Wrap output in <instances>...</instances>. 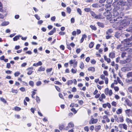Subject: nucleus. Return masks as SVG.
Listing matches in <instances>:
<instances>
[{
	"mask_svg": "<svg viewBox=\"0 0 132 132\" xmlns=\"http://www.w3.org/2000/svg\"><path fill=\"white\" fill-rule=\"evenodd\" d=\"M42 62L41 61H39L37 63H35L34 64L33 66L37 67L39 65H42Z\"/></svg>",
	"mask_w": 132,
	"mask_h": 132,
	"instance_id": "ddd939ff",
	"label": "nucleus"
},
{
	"mask_svg": "<svg viewBox=\"0 0 132 132\" xmlns=\"http://www.w3.org/2000/svg\"><path fill=\"white\" fill-rule=\"evenodd\" d=\"M122 112V110L121 109H119L117 111H116V113L118 114H119L121 113Z\"/></svg>",
	"mask_w": 132,
	"mask_h": 132,
	"instance_id": "e433bc0d",
	"label": "nucleus"
},
{
	"mask_svg": "<svg viewBox=\"0 0 132 132\" xmlns=\"http://www.w3.org/2000/svg\"><path fill=\"white\" fill-rule=\"evenodd\" d=\"M114 119L116 121H117L118 122H119V120L117 116L116 115H114Z\"/></svg>",
	"mask_w": 132,
	"mask_h": 132,
	"instance_id": "58836bf2",
	"label": "nucleus"
},
{
	"mask_svg": "<svg viewBox=\"0 0 132 132\" xmlns=\"http://www.w3.org/2000/svg\"><path fill=\"white\" fill-rule=\"evenodd\" d=\"M35 16L36 18L38 20H39L40 19V17L37 14H36L35 15Z\"/></svg>",
	"mask_w": 132,
	"mask_h": 132,
	"instance_id": "052dcab7",
	"label": "nucleus"
},
{
	"mask_svg": "<svg viewBox=\"0 0 132 132\" xmlns=\"http://www.w3.org/2000/svg\"><path fill=\"white\" fill-rule=\"evenodd\" d=\"M93 43L91 42L89 44V47L90 48H92L94 46Z\"/></svg>",
	"mask_w": 132,
	"mask_h": 132,
	"instance_id": "ea45409f",
	"label": "nucleus"
},
{
	"mask_svg": "<svg viewBox=\"0 0 132 132\" xmlns=\"http://www.w3.org/2000/svg\"><path fill=\"white\" fill-rule=\"evenodd\" d=\"M91 119L92 120V123L93 124H95L97 123V122L98 120L97 119H94V118L92 116H91Z\"/></svg>",
	"mask_w": 132,
	"mask_h": 132,
	"instance_id": "4468645a",
	"label": "nucleus"
},
{
	"mask_svg": "<svg viewBox=\"0 0 132 132\" xmlns=\"http://www.w3.org/2000/svg\"><path fill=\"white\" fill-rule=\"evenodd\" d=\"M114 36L115 38H119L120 37H121V33L119 31L116 32L115 33Z\"/></svg>",
	"mask_w": 132,
	"mask_h": 132,
	"instance_id": "9d476101",
	"label": "nucleus"
},
{
	"mask_svg": "<svg viewBox=\"0 0 132 132\" xmlns=\"http://www.w3.org/2000/svg\"><path fill=\"white\" fill-rule=\"evenodd\" d=\"M103 73L106 76H107L108 75V72L106 71H103Z\"/></svg>",
	"mask_w": 132,
	"mask_h": 132,
	"instance_id": "13d9d810",
	"label": "nucleus"
},
{
	"mask_svg": "<svg viewBox=\"0 0 132 132\" xmlns=\"http://www.w3.org/2000/svg\"><path fill=\"white\" fill-rule=\"evenodd\" d=\"M52 69H53L52 68L47 69L46 71L47 73L48 72H51L52 70Z\"/></svg>",
	"mask_w": 132,
	"mask_h": 132,
	"instance_id": "603ef678",
	"label": "nucleus"
},
{
	"mask_svg": "<svg viewBox=\"0 0 132 132\" xmlns=\"http://www.w3.org/2000/svg\"><path fill=\"white\" fill-rule=\"evenodd\" d=\"M77 11L80 15H81L82 12L80 9L78 8H77Z\"/></svg>",
	"mask_w": 132,
	"mask_h": 132,
	"instance_id": "4c0bfd02",
	"label": "nucleus"
},
{
	"mask_svg": "<svg viewBox=\"0 0 132 132\" xmlns=\"http://www.w3.org/2000/svg\"><path fill=\"white\" fill-rule=\"evenodd\" d=\"M126 27H125V28ZM125 30L129 32H131L132 31V26L129 27L127 28L126 29H125Z\"/></svg>",
	"mask_w": 132,
	"mask_h": 132,
	"instance_id": "4be33fe9",
	"label": "nucleus"
},
{
	"mask_svg": "<svg viewBox=\"0 0 132 132\" xmlns=\"http://www.w3.org/2000/svg\"><path fill=\"white\" fill-rule=\"evenodd\" d=\"M130 21L127 20H123L121 23L120 25L118 28L119 30L121 31V37L123 38H127L130 36V35L126 32H124L125 30V26L129 24Z\"/></svg>",
	"mask_w": 132,
	"mask_h": 132,
	"instance_id": "f257e3e1",
	"label": "nucleus"
},
{
	"mask_svg": "<svg viewBox=\"0 0 132 132\" xmlns=\"http://www.w3.org/2000/svg\"><path fill=\"white\" fill-rule=\"evenodd\" d=\"M67 84L68 85L72 84L73 83V81L72 80H68L67 81Z\"/></svg>",
	"mask_w": 132,
	"mask_h": 132,
	"instance_id": "37998d69",
	"label": "nucleus"
},
{
	"mask_svg": "<svg viewBox=\"0 0 132 132\" xmlns=\"http://www.w3.org/2000/svg\"><path fill=\"white\" fill-rule=\"evenodd\" d=\"M117 80L118 81V83H119L122 86L123 85V84L121 80L119 78V77H118L117 78Z\"/></svg>",
	"mask_w": 132,
	"mask_h": 132,
	"instance_id": "a878e982",
	"label": "nucleus"
},
{
	"mask_svg": "<svg viewBox=\"0 0 132 132\" xmlns=\"http://www.w3.org/2000/svg\"><path fill=\"white\" fill-rule=\"evenodd\" d=\"M126 63L130 62L131 61V59L129 58H127L126 59Z\"/></svg>",
	"mask_w": 132,
	"mask_h": 132,
	"instance_id": "0e129e2a",
	"label": "nucleus"
},
{
	"mask_svg": "<svg viewBox=\"0 0 132 132\" xmlns=\"http://www.w3.org/2000/svg\"><path fill=\"white\" fill-rule=\"evenodd\" d=\"M120 63L121 64H124L126 63V60H121L120 61Z\"/></svg>",
	"mask_w": 132,
	"mask_h": 132,
	"instance_id": "72a5a7b5",
	"label": "nucleus"
},
{
	"mask_svg": "<svg viewBox=\"0 0 132 132\" xmlns=\"http://www.w3.org/2000/svg\"><path fill=\"white\" fill-rule=\"evenodd\" d=\"M126 54V53L125 52H123L121 54V57L123 58L125 56V55Z\"/></svg>",
	"mask_w": 132,
	"mask_h": 132,
	"instance_id": "473e14b6",
	"label": "nucleus"
},
{
	"mask_svg": "<svg viewBox=\"0 0 132 132\" xmlns=\"http://www.w3.org/2000/svg\"><path fill=\"white\" fill-rule=\"evenodd\" d=\"M42 84V82L40 81H38L36 82V84L37 86H40Z\"/></svg>",
	"mask_w": 132,
	"mask_h": 132,
	"instance_id": "49530a36",
	"label": "nucleus"
},
{
	"mask_svg": "<svg viewBox=\"0 0 132 132\" xmlns=\"http://www.w3.org/2000/svg\"><path fill=\"white\" fill-rule=\"evenodd\" d=\"M113 5L114 7L113 9V11H117L120 8V6L119 5L117 2H114Z\"/></svg>",
	"mask_w": 132,
	"mask_h": 132,
	"instance_id": "20e7f679",
	"label": "nucleus"
},
{
	"mask_svg": "<svg viewBox=\"0 0 132 132\" xmlns=\"http://www.w3.org/2000/svg\"><path fill=\"white\" fill-rule=\"evenodd\" d=\"M124 46L125 47H121V50L122 51H124L127 50L128 48L127 47H130L132 45V40L129 38L124 39Z\"/></svg>",
	"mask_w": 132,
	"mask_h": 132,
	"instance_id": "f03ea898",
	"label": "nucleus"
},
{
	"mask_svg": "<svg viewBox=\"0 0 132 132\" xmlns=\"http://www.w3.org/2000/svg\"><path fill=\"white\" fill-rule=\"evenodd\" d=\"M84 65L83 63L82 62H81L80 63L79 67L81 69H82L84 67Z\"/></svg>",
	"mask_w": 132,
	"mask_h": 132,
	"instance_id": "f704fd0d",
	"label": "nucleus"
},
{
	"mask_svg": "<svg viewBox=\"0 0 132 132\" xmlns=\"http://www.w3.org/2000/svg\"><path fill=\"white\" fill-rule=\"evenodd\" d=\"M77 71V69H75L72 68L71 70V72L73 73H76Z\"/></svg>",
	"mask_w": 132,
	"mask_h": 132,
	"instance_id": "8fccbe9b",
	"label": "nucleus"
},
{
	"mask_svg": "<svg viewBox=\"0 0 132 132\" xmlns=\"http://www.w3.org/2000/svg\"><path fill=\"white\" fill-rule=\"evenodd\" d=\"M119 127L120 128L122 129L123 128L125 130H127V125L125 124H119Z\"/></svg>",
	"mask_w": 132,
	"mask_h": 132,
	"instance_id": "1a4fd4ad",
	"label": "nucleus"
},
{
	"mask_svg": "<svg viewBox=\"0 0 132 132\" xmlns=\"http://www.w3.org/2000/svg\"><path fill=\"white\" fill-rule=\"evenodd\" d=\"M11 65L10 63H7L6 67L7 68H10Z\"/></svg>",
	"mask_w": 132,
	"mask_h": 132,
	"instance_id": "774afa93",
	"label": "nucleus"
},
{
	"mask_svg": "<svg viewBox=\"0 0 132 132\" xmlns=\"http://www.w3.org/2000/svg\"><path fill=\"white\" fill-rule=\"evenodd\" d=\"M110 14V12L109 11H106L104 13V15L105 16H108Z\"/></svg>",
	"mask_w": 132,
	"mask_h": 132,
	"instance_id": "bb28decb",
	"label": "nucleus"
},
{
	"mask_svg": "<svg viewBox=\"0 0 132 132\" xmlns=\"http://www.w3.org/2000/svg\"><path fill=\"white\" fill-rule=\"evenodd\" d=\"M33 69V68L32 67L28 68L27 70H29V71L27 72V74L29 75H31L33 72V71L32 70Z\"/></svg>",
	"mask_w": 132,
	"mask_h": 132,
	"instance_id": "f8f14e48",
	"label": "nucleus"
},
{
	"mask_svg": "<svg viewBox=\"0 0 132 132\" xmlns=\"http://www.w3.org/2000/svg\"><path fill=\"white\" fill-rule=\"evenodd\" d=\"M88 71H91L92 72H94L95 70V69L94 67H89L88 69Z\"/></svg>",
	"mask_w": 132,
	"mask_h": 132,
	"instance_id": "393cba45",
	"label": "nucleus"
},
{
	"mask_svg": "<svg viewBox=\"0 0 132 132\" xmlns=\"http://www.w3.org/2000/svg\"><path fill=\"white\" fill-rule=\"evenodd\" d=\"M115 56V53L113 52H112L110 53L109 55V57L111 58H114Z\"/></svg>",
	"mask_w": 132,
	"mask_h": 132,
	"instance_id": "2eb2a0df",
	"label": "nucleus"
},
{
	"mask_svg": "<svg viewBox=\"0 0 132 132\" xmlns=\"http://www.w3.org/2000/svg\"><path fill=\"white\" fill-rule=\"evenodd\" d=\"M105 80V83L106 84H107L108 83V79L107 77H106L104 79Z\"/></svg>",
	"mask_w": 132,
	"mask_h": 132,
	"instance_id": "5fc2aeb1",
	"label": "nucleus"
},
{
	"mask_svg": "<svg viewBox=\"0 0 132 132\" xmlns=\"http://www.w3.org/2000/svg\"><path fill=\"white\" fill-rule=\"evenodd\" d=\"M45 70V69L43 67H42L41 66L39 68L38 71H44Z\"/></svg>",
	"mask_w": 132,
	"mask_h": 132,
	"instance_id": "cd10ccee",
	"label": "nucleus"
},
{
	"mask_svg": "<svg viewBox=\"0 0 132 132\" xmlns=\"http://www.w3.org/2000/svg\"><path fill=\"white\" fill-rule=\"evenodd\" d=\"M84 11L87 12H90V11H90V9L89 8H86L84 9Z\"/></svg>",
	"mask_w": 132,
	"mask_h": 132,
	"instance_id": "c9c22d12",
	"label": "nucleus"
},
{
	"mask_svg": "<svg viewBox=\"0 0 132 132\" xmlns=\"http://www.w3.org/2000/svg\"><path fill=\"white\" fill-rule=\"evenodd\" d=\"M119 121L121 122H122L123 121V117L122 116H120L119 117Z\"/></svg>",
	"mask_w": 132,
	"mask_h": 132,
	"instance_id": "2f4dec72",
	"label": "nucleus"
},
{
	"mask_svg": "<svg viewBox=\"0 0 132 132\" xmlns=\"http://www.w3.org/2000/svg\"><path fill=\"white\" fill-rule=\"evenodd\" d=\"M77 62L76 61L74 62L73 64V67L74 68H75L77 66Z\"/></svg>",
	"mask_w": 132,
	"mask_h": 132,
	"instance_id": "4d7b16f0",
	"label": "nucleus"
},
{
	"mask_svg": "<svg viewBox=\"0 0 132 132\" xmlns=\"http://www.w3.org/2000/svg\"><path fill=\"white\" fill-rule=\"evenodd\" d=\"M127 51L128 52L129 54H131V52H132V49L131 48H128L127 50Z\"/></svg>",
	"mask_w": 132,
	"mask_h": 132,
	"instance_id": "a18cd8bd",
	"label": "nucleus"
},
{
	"mask_svg": "<svg viewBox=\"0 0 132 132\" xmlns=\"http://www.w3.org/2000/svg\"><path fill=\"white\" fill-rule=\"evenodd\" d=\"M113 32V31L112 29H109L106 32V35H110L112 32Z\"/></svg>",
	"mask_w": 132,
	"mask_h": 132,
	"instance_id": "aec40b11",
	"label": "nucleus"
},
{
	"mask_svg": "<svg viewBox=\"0 0 132 132\" xmlns=\"http://www.w3.org/2000/svg\"><path fill=\"white\" fill-rule=\"evenodd\" d=\"M131 65L129 67H123L121 69V70L122 71H128L132 70V67H131L132 64H130Z\"/></svg>",
	"mask_w": 132,
	"mask_h": 132,
	"instance_id": "39448f33",
	"label": "nucleus"
},
{
	"mask_svg": "<svg viewBox=\"0 0 132 132\" xmlns=\"http://www.w3.org/2000/svg\"><path fill=\"white\" fill-rule=\"evenodd\" d=\"M90 28L93 30H96V27L92 25H90Z\"/></svg>",
	"mask_w": 132,
	"mask_h": 132,
	"instance_id": "a19ab883",
	"label": "nucleus"
},
{
	"mask_svg": "<svg viewBox=\"0 0 132 132\" xmlns=\"http://www.w3.org/2000/svg\"><path fill=\"white\" fill-rule=\"evenodd\" d=\"M97 24V25L100 27H101V28H103L104 27V25L102 23L98 22Z\"/></svg>",
	"mask_w": 132,
	"mask_h": 132,
	"instance_id": "b1692460",
	"label": "nucleus"
},
{
	"mask_svg": "<svg viewBox=\"0 0 132 132\" xmlns=\"http://www.w3.org/2000/svg\"><path fill=\"white\" fill-rule=\"evenodd\" d=\"M92 6L94 8H98L101 7V6H99L97 3L93 4L92 5Z\"/></svg>",
	"mask_w": 132,
	"mask_h": 132,
	"instance_id": "f3484780",
	"label": "nucleus"
},
{
	"mask_svg": "<svg viewBox=\"0 0 132 132\" xmlns=\"http://www.w3.org/2000/svg\"><path fill=\"white\" fill-rule=\"evenodd\" d=\"M56 17L55 16H53L51 18V20L53 21H55Z\"/></svg>",
	"mask_w": 132,
	"mask_h": 132,
	"instance_id": "864d4df0",
	"label": "nucleus"
},
{
	"mask_svg": "<svg viewBox=\"0 0 132 132\" xmlns=\"http://www.w3.org/2000/svg\"><path fill=\"white\" fill-rule=\"evenodd\" d=\"M85 130L87 132H88L89 130V128L88 126H85L84 128Z\"/></svg>",
	"mask_w": 132,
	"mask_h": 132,
	"instance_id": "6e6d98bb",
	"label": "nucleus"
},
{
	"mask_svg": "<svg viewBox=\"0 0 132 132\" xmlns=\"http://www.w3.org/2000/svg\"><path fill=\"white\" fill-rule=\"evenodd\" d=\"M65 124H61L59 126V129L60 130L62 129L65 130L66 127H65Z\"/></svg>",
	"mask_w": 132,
	"mask_h": 132,
	"instance_id": "dca6fc26",
	"label": "nucleus"
},
{
	"mask_svg": "<svg viewBox=\"0 0 132 132\" xmlns=\"http://www.w3.org/2000/svg\"><path fill=\"white\" fill-rule=\"evenodd\" d=\"M74 126V125L73 122H71L68 123V126L66 127L65 130H68L71 128H73Z\"/></svg>",
	"mask_w": 132,
	"mask_h": 132,
	"instance_id": "423d86ee",
	"label": "nucleus"
},
{
	"mask_svg": "<svg viewBox=\"0 0 132 132\" xmlns=\"http://www.w3.org/2000/svg\"><path fill=\"white\" fill-rule=\"evenodd\" d=\"M66 10L67 12L69 14H70L71 11V10L70 8L69 7H67L66 8Z\"/></svg>",
	"mask_w": 132,
	"mask_h": 132,
	"instance_id": "c756f323",
	"label": "nucleus"
},
{
	"mask_svg": "<svg viewBox=\"0 0 132 132\" xmlns=\"http://www.w3.org/2000/svg\"><path fill=\"white\" fill-rule=\"evenodd\" d=\"M113 16L114 17L117 16L119 14V13L117 11H113Z\"/></svg>",
	"mask_w": 132,
	"mask_h": 132,
	"instance_id": "6ab92c4d",
	"label": "nucleus"
},
{
	"mask_svg": "<svg viewBox=\"0 0 132 132\" xmlns=\"http://www.w3.org/2000/svg\"><path fill=\"white\" fill-rule=\"evenodd\" d=\"M9 24V22L8 21H5L1 23V25L2 26H5Z\"/></svg>",
	"mask_w": 132,
	"mask_h": 132,
	"instance_id": "5701e85b",
	"label": "nucleus"
},
{
	"mask_svg": "<svg viewBox=\"0 0 132 132\" xmlns=\"http://www.w3.org/2000/svg\"><path fill=\"white\" fill-rule=\"evenodd\" d=\"M0 100L2 102H3L4 103H5L6 102V101L2 97L0 98Z\"/></svg>",
	"mask_w": 132,
	"mask_h": 132,
	"instance_id": "de8ad7c7",
	"label": "nucleus"
},
{
	"mask_svg": "<svg viewBox=\"0 0 132 132\" xmlns=\"http://www.w3.org/2000/svg\"><path fill=\"white\" fill-rule=\"evenodd\" d=\"M101 128V126L100 125H98L96 126L95 128V130L97 132L98 130L100 129Z\"/></svg>",
	"mask_w": 132,
	"mask_h": 132,
	"instance_id": "7c9ffc66",
	"label": "nucleus"
},
{
	"mask_svg": "<svg viewBox=\"0 0 132 132\" xmlns=\"http://www.w3.org/2000/svg\"><path fill=\"white\" fill-rule=\"evenodd\" d=\"M114 21H116L117 23H119L122 20V17H118L116 19H114Z\"/></svg>",
	"mask_w": 132,
	"mask_h": 132,
	"instance_id": "9b49d317",
	"label": "nucleus"
},
{
	"mask_svg": "<svg viewBox=\"0 0 132 132\" xmlns=\"http://www.w3.org/2000/svg\"><path fill=\"white\" fill-rule=\"evenodd\" d=\"M118 3L119 4V5L120 6V7H121L127 5V3L125 1H120L119 2H118Z\"/></svg>",
	"mask_w": 132,
	"mask_h": 132,
	"instance_id": "6e6552de",
	"label": "nucleus"
},
{
	"mask_svg": "<svg viewBox=\"0 0 132 132\" xmlns=\"http://www.w3.org/2000/svg\"><path fill=\"white\" fill-rule=\"evenodd\" d=\"M128 90L130 92L132 93V87H129L128 89Z\"/></svg>",
	"mask_w": 132,
	"mask_h": 132,
	"instance_id": "3c124183",
	"label": "nucleus"
},
{
	"mask_svg": "<svg viewBox=\"0 0 132 132\" xmlns=\"http://www.w3.org/2000/svg\"><path fill=\"white\" fill-rule=\"evenodd\" d=\"M127 78L126 79V82L129 84H132V78L130 79L129 78L132 77V71L128 72L127 74Z\"/></svg>",
	"mask_w": 132,
	"mask_h": 132,
	"instance_id": "7ed1b4c3",
	"label": "nucleus"
},
{
	"mask_svg": "<svg viewBox=\"0 0 132 132\" xmlns=\"http://www.w3.org/2000/svg\"><path fill=\"white\" fill-rule=\"evenodd\" d=\"M20 90L22 92H23L25 91V89L24 88L22 87L20 88Z\"/></svg>",
	"mask_w": 132,
	"mask_h": 132,
	"instance_id": "69168bd1",
	"label": "nucleus"
},
{
	"mask_svg": "<svg viewBox=\"0 0 132 132\" xmlns=\"http://www.w3.org/2000/svg\"><path fill=\"white\" fill-rule=\"evenodd\" d=\"M102 67L104 68L105 69H108V67L107 66H105L104 63H102Z\"/></svg>",
	"mask_w": 132,
	"mask_h": 132,
	"instance_id": "c03bdc74",
	"label": "nucleus"
},
{
	"mask_svg": "<svg viewBox=\"0 0 132 132\" xmlns=\"http://www.w3.org/2000/svg\"><path fill=\"white\" fill-rule=\"evenodd\" d=\"M105 93L106 95H109L110 96H111L112 94V92L111 90H109V89L107 88L105 90Z\"/></svg>",
	"mask_w": 132,
	"mask_h": 132,
	"instance_id": "0eeeda50",
	"label": "nucleus"
},
{
	"mask_svg": "<svg viewBox=\"0 0 132 132\" xmlns=\"http://www.w3.org/2000/svg\"><path fill=\"white\" fill-rule=\"evenodd\" d=\"M101 15L100 14H99L98 15H96V14L94 18V19H101Z\"/></svg>",
	"mask_w": 132,
	"mask_h": 132,
	"instance_id": "412c9836",
	"label": "nucleus"
},
{
	"mask_svg": "<svg viewBox=\"0 0 132 132\" xmlns=\"http://www.w3.org/2000/svg\"><path fill=\"white\" fill-rule=\"evenodd\" d=\"M36 100L37 102L38 103H39L40 102V99L37 96H36Z\"/></svg>",
	"mask_w": 132,
	"mask_h": 132,
	"instance_id": "09e8293b",
	"label": "nucleus"
},
{
	"mask_svg": "<svg viewBox=\"0 0 132 132\" xmlns=\"http://www.w3.org/2000/svg\"><path fill=\"white\" fill-rule=\"evenodd\" d=\"M90 61L91 63L92 64H95L96 62L95 60L94 59L91 60Z\"/></svg>",
	"mask_w": 132,
	"mask_h": 132,
	"instance_id": "e2e57ef3",
	"label": "nucleus"
},
{
	"mask_svg": "<svg viewBox=\"0 0 132 132\" xmlns=\"http://www.w3.org/2000/svg\"><path fill=\"white\" fill-rule=\"evenodd\" d=\"M90 13L91 15L94 18L96 14L92 11H90Z\"/></svg>",
	"mask_w": 132,
	"mask_h": 132,
	"instance_id": "c85d7f7f",
	"label": "nucleus"
},
{
	"mask_svg": "<svg viewBox=\"0 0 132 132\" xmlns=\"http://www.w3.org/2000/svg\"><path fill=\"white\" fill-rule=\"evenodd\" d=\"M81 51L80 48H78L76 50V52L78 54L80 53Z\"/></svg>",
	"mask_w": 132,
	"mask_h": 132,
	"instance_id": "680f3d73",
	"label": "nucleus"
},
{
	"mask_svg": "<svg viewBox=\"0 0 132 132\" xmlns=\"http://www.w3.org/2000/svg\"><path fill=\"white\" fill-rule=\"evenodd\" d=\"M75 21V19L73 18H72L71 19V23H73Z\"/></svg>",
	"mask_w": 132,
	"mask_h": 132,
	"instance_id": "338daca9",
	"label": "nucleus"
},
{
	"mask_svg": "<svg viewBox=\"0 0 132 132\" xmlns=\"http://www.w3.org/2000/svg\"><path fill=\"white\" fill-rule=\"evenodd\" d=\"M56 31V30L55 28H54L52 30H51L48 33V34L49 35H52L54 32H55Z\"/></svg>",
	"mask_w": 132,
	"mask_h": 132,
	"instance_id": "a211bd4d",
	"label": "nucleus"
},
{
	"mask_svg": "<svg viewBox=\"0 0 132 132\" xmlns=\"http://www.w3.org/2000/svg\"><path fill=\"white\" fill-rule=\"evenodd\" d=\"M111 104L112 106H116L117 103L116 102L113 101L112 102Z\"/></svg>",
	"mask_w": 132,
	"mask_h": 132,
	"instance_id": "bf43d9fd",
	"label": "nucleus"
},
{
	"mask_svg": "<svg viewBox=\"0 0 132 132\" xmlns=\"http://www.w3.org/2000/svg\"><path fill=\"white\" fill-rule=\"evenodd\" d=\"M29 84L32 87H33L34 86V82L33 81H30L29 82Z\"/></svg>",
	"mask_w": 132,
	"mask_h": 132,
	"instance_id": "79ce46f5",
	"label": "nucleus"
}]
</instances>
